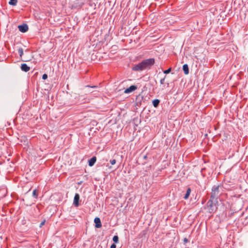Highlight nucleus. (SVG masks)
<instances>
[{"mask_svg": "<svg viewBox=\"0 0 248 248\" xmlns=\"http://www.w3.org/2000/svg\"><path fill=\"white\" fill-rule=\"evenodd\" d=\"M32 194L33 196L36 197H37V194H36V190L35 189L33 190Z\"/></svg>", "mask_w": 248, "mask_h": 248, "instance_id": "nucleus-19", "label": "nucleus"}, {"mask_svg": "<svg viewBox=\"0 0 248 248\" xmlns=\"http://www.w3.org/2000/svg\"><path fill=\"white\" fill-rule=\"evenodd\" d=\"M96 158L95 156H93L88 161L89 166L90 167L93 166L95 163Z\"/></svg>", "mask_w": 248, "mask_h": 248, "instance_id": "nucleus-8", "label": "nucleus"}, {"mask_svg": "<svg viewBox=\"0 0 248 248\" xmlns=\"http://www.w3.org/2000/svg\"><path fill=\"white\" fill-rule=\"evenodd\" d=\"M184 241L185 243H187L188 242V240H187V238H185L184 239Z\"/></svg>", "mask_w": 248, "mask_h": 248, "instance_id": "nucleus-22", "label": "nucleus"}, {"mask_svg": "<svg viewBox=\"0 0 248 248\" xmlns=\"http://www.w3.org/2000/svg\"><path fill=\"white\" fill-rule=\"evenodd\" d=\"M221 187L218 186H214L213 187L212 193H211V198H215L216 197L218 196L219 193V189H221Z\"/></svg>", "mask_w": 248, "mask_h": 248, "instance_id": "nucleus-2", "label": "nucleus"}, {"mask_svg": "<svg viewBox=\"0 0 248 248\" xmlns=\"http://www.w3.org/2000/svg\"><path fill=\"white\" fill-rule=\"evenodd\" d=\"M87 87L89 88L90 86H87ZM96 86H95L90 87V88H96Z\"/></svg>", "mask_w": 248, "mask_h": 248, "instance_id": "nucleus-23", "label": "nucleus"}, {"mask_svg": "<svg viewBox=\"0 0 248 248\" xmlns=\"http://www.w3.org/2000/svg\"><path fill=\"white\" fill-rule=\"evenodd\" d=\"M137 89V87L135 85H131L129 88L126 89L124 93H129L134 91H135Z\"/></svg>", "mask_w": 248, "mask_h": 248, "instance_id": "nucleus-3", "label": "nucleus"}, {"mask_svg": "<svg viewBox=\"0 0 248 248\" xmlns=\"http://www.w3.org/2000/svg\"><path fill=\"white\" fill-rule=\"evenodd\" d=\"M190 191H191V190H190V188H188L186 192V194L185 195V197H184L185 199H187L188 198V197H189V196L190 195Z\"/></svg>", "mask_w": 248, "mask_h": 248, "instance_id": "nucleus-12", "label": "nucleus"}, {"mask_svg": "<svg viewBox=\"0 0 248 248\" xmlns=\"http://www.w3.org/2000/svg\"><path fill=\"white\" fill-rule=\"evenodd\" d=\"M17 3V0H9V4L12 6H16Z\"/></svg>", "mask_w": 248, "mask_h": 248, "instance_id": "nucleus-10", "label": "nucleus"}, {"mask_svg": "<svg viewBox=\"0 0 248 248\" xmlns=\"http://www.w3.org/2000/svg\"><path fill=\"white\" fill-rule=\"evenodd\" d=\"M113 241L115 243H118L119 241V238L118 236H114L113 237Z\"/></svg>", "mask_w": 248, "mask_h": 248, "instance_id": "nucleus-13", "label": "nucleus"}, {"mask_svg": "<svg viewBox=\"0 0 248 248\" xmlns=\"http://www.w3.org/2000/svg\"><path fill=\"white\" fill-rule=\"evenodd\" d=\"M164 81H165V78H162V79H161L160 80V83H161V84H164Z\"/></svg>", "mask_w": 248, "mask_h": 248, "instance_id": "nucleus-20", "label": "nucleus"}, {"mask_svg": "<svg viewBox=\"0 0 248 248\" xmlns=\"http://www.w3.org/2000/svg\"><path fill=\"white\" fill-rule=\"evenodd\" d=\"M47 78V75L46 74H44L42 76V78L43 79H46Z\"/></svg>", "mask_w": 248, "mask_h": 248, "instance_id": "nucleus-18", "label": "nucleus"}, {"mask_svg": "<svg viewBox=\"0 0 248 248\" xmlns=\"http://www.w3.org/2000/svg\"><path fill=\"white\" fill-rule=\"evenodd\" d=\"M79 195L78 194L76 193L74 196V204L76 207H78L79 206Z\"/></svg>", "mask_w": 248, "mask_h": 248, "instance_id": "nucleus-5", "label": "nucleus"}, {"mask_svg": "<svg viewBox=\"0 0 248 248\" xmlns=\"http://www.w3.org/2000/svg\"><path fill=\"white\" fill-rule=\"evenodd\" d=\"M18 52L20 57H21L23 54V49L22 48H19L18 49Z\"/></svg>", "mask_w": 248, "mask_h": 248, "instance_id": "nucleus-14", "label": "nucleus"}, {"mask_svg": "<svg viewBox=\"0 0 248 248\" xmlns=\"http://www.w3.org/2000/svg\"><path fill=\"white\" fill-rule=\"evenodd\" d=\"M110 163L112 165H114L116 163V160L115 159L111 160L110 161Z\"/></svg>", "mask_w": 248, "mask_h": 248, "instance_id": "nucleus-16", "label": "nucleus"}, {"mask_svg": "<svg viewBox=\"0 0 248 248\" xmlns=\"http://www.w3.org/2000/svg\"><path fill=\"white\" fill-rule=\"evenodd\" d=\"M94 222L95 223L96 228H99L102 226L101 222L99 217H95Z\"/></svg>", "mask_w": 248, "mask_h": 248, "instance_id": "nucleus-6", "label": "nucleus"}, {"mask_svg": "<svg viewBox=\"0 0 248 248\" xmlns=\"http://www.w3.org/2000/svg\"><path fill=\"white\" fill-rule=\"evenodd\" d=\"M159 103V100L158 99H155L153 101V104L155 107H156L158 106Z\"/></svg>", "mask_w": 248, "mask_h": 248, "instance_id": "nucleus-11", "label": "nucleus"}, {"mask_svg": "<svg viewBox=\"0 0 248 248\" xmlns=\"http://www.w3.org/2000/svg\"><path fill=\"white\" fill-rule=\"evenodd\" d=\"M170 71H171V68H169L168 69L164 71V73L166 74H169L170 72Z\"/></svg>", "mask_w": 248, "mask_h": 248, "instance_id": "nucleus-15", "label": "nucleus"}, {"mask_svg": "<svg viewBox=\"0 0 248 248\" xmlns=\"http://www.w3.org/2000/svg\"><path fill=\"white\" fill-rule=\"evenodd\" d=\"M183 70L184 71V73L186 75H187L189 73V69L188 66L187 64H185L183 66Z\"/></svg>", "mask_w": 248, "mask_h": 248, "instance_id": "nucleus-9", "label": "nucleus"}, {"mask_svg": "<svg viewBox=\"0 0 248 248\" xmlns=\"http://www.w3.org/2000/svg\"><path fill=\"white\" fill-rule=\"evenodd\" d=\"M46 222V220L44 219L43 221H42V222L40 223V227H42L45 223Z\"/></svg>", "mask_w": 248, "mask_h": 248, "instance_id": "nucleus-17", "label": "nucleus"}, {"mask_svg": "<svg viewBox=\"0 0 248 248\" xmlns=\"http://www.w3.org/2000/svg\"><path fill=\"white\" fill-rule=\"evenodd\" d=\"M19 30L22 32H25L28 30V27L27 24H24L18 26Z\"/></svg>", "mask_w": 248, "mask_h": 248, "instance_id": "nucleus-4", "label": "nucleus"}, {"mask_svg": "<svg viewBox=\"0 0 248 248\" xmlns=\"http://www.w3.org/2000/svg\"><path fill=\"white\" fill-rule=\"evenodd\" d=\"M116 246L115 244H113L111 245L110 248H116Z\"/></svg>", "mask_w": 248, "mask_h": 248, "instance_id": "nucleus-21", "label": "nucleus"}, {"mask_svg": "<svg viewBox=\"0 0 248 248\" xmlns=\"http://www.w3.org/2000/svg\"><path fill=\"white\" fill-rule=\"evenodd\" d=\"M155 63V59L150 58L142 61L140 63L135 65L132 69L135 71H142L150 68Z\"/></svg>", "mask_w": 248, "mask_h": 248, "instance_id": "nucleus-1", "label": "nucleus"}, {"mask_svg": "<svg viewBox=\"0 0 248 248\" xmlns=\"http://www.w3.org/2000/svg\"><path fill=\"white\" fill-rule=\"evenodd\" d=\"M21 69L23 71L27 72L30 70V67L26 63H23L21 65Z\"/></svg>", "mask_w": 248, "mask_h": 248, "instance_id": "nucleus-7", "label": "nucleus"}]
</instances>
